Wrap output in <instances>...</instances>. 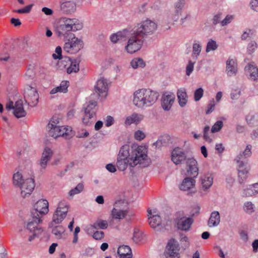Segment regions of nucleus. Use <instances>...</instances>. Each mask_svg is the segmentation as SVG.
Wrapping results in <instances>:
<instances>
[{
  "instance_id": "obj_1",
  "label": "nucleus",
  "mask_w": 258,
  "mask_h": 258,
  "mask_svg": "<svg viewBox=\"0 0 258 258\" xmlns=\"http://www.w3.org/2000/svg\"><path fill=\"white\" fill-rule=\"evenodd\" d=\"M147 150L144 146L130 148L128 145L122 146L118 155L116 166L120 171L129 168L132 175L136 173L135 166L141 164L147 159Z\"/></svg>"
},
{
  "instance_id": "obj_2",
  "label": "nucleus",
  "mask_w": 258,
  "mask_h": 258,
  "mask_svg": "<svg viewBox=\"0 0 258 258\" xmlns=\"http://www.w3.org/2000/svg\"><path fill=\"white\" fill-rule=\"evenodd\" d=\"M158 93L149 89H142L135 91L134 93V104L141 108L151 106L157 101Z\"/></svg>"
},
{
  "instance_id": "obj_3",
  "label": "nucleus",
  "mask_w": 258,
  "mask_h": 258,
  "mask_svg": "<svg viewBox=\"0 0 258 258\" xmlns=\"http://www.w3.org/2000/svg\"><path fill=\"white\" fill-rule=\"evenodd\" d=\"M251 146L248 145L244 151L240 153L235 158V161L237 164L238 172V181L239 183H243L248 177V172L250 169L247 160L251 154Z\"/></svg>"
},
{
  "instance_id": "obj_4",
  "label": "nucleus",
  "mask_w": 258,
  "mask_h": 258,
  "mask_svg": "<svg viewBox=\"0 0 258 258\" xmlns=\"http://www.w3.org/2000/svg\"><path fill=\"white\" fill-rule=\"evenodd\" d=\"M13 180L14 185L20 188L21 195L24 198L30 196L34 189L35 183L32 177L24 179L21 173L17 172L13 175Z\"/></svg>"
},
{
  "instance_id": "obj_5",
  "label": "nucleus",
  "mask_w": 258,
  "mask_h": 258,
  "mask_svg": "<svg viewBox=\"0 0 258 258\" xmlns=\"http://www.w3.org/2000/svg\"><path fill=\"white\" fill-rule=\"evenodd\" d=\"M13 180L14 185L20 188L21 195L24 198L30 196L34 189L35 183L32 177L24 179L21 173L17 172L13 175Z\"/></svg>"
},
{
  "instance_id": "obj_6",
  "label": "nucleus",
  "mask_w": 258,
  "mask_h": 258,
  "mask_svg": "<svg viewBox=\"0 0 258 258\" xmlns=\"http://www.w3.org/2000/svg\"><path fill=\"white\" fill-rule=\"evenodd\" d=\"M157 29L156 24L153 21L147 20L134 27L132 30L144 40L154 33Z\"/></svg>"
},
{
  "instance_id": "obj_7",
  "label": "nucleus",
  "mask_w": 258,
  "mask_h": 258,
  "mask_svg": "<svg viewBox=\"0 0 258 258\" xmlns=\"http://www.w3.org/2000/svg\"><path fill=\"white\" fill-rule=\"evenodd\" d=\"M128 41L125 46L126 51L130 54H133L139 50L143 45L144 40L133 30L128 31L127 36Z\"/></svg>"
},
{
  "instance_id": "obj_8",
  "label": "nucleus",
  "mask_w": 258,
  "mask_h": 258,
  "mask_svg": "<svg viewBox=\"0 0 258 258\" xmlns=\"http://www.w3.org/2000/svg\"><path fill=\"white\" fill-rule=\"evenodd\" d=\"M50 136L56 138L67 135L69 129L59 124L58 118L52 117L47 126Z\"/></svg>"
},
{
  "instance_id": "obj_9",
  "label": "nucleus",
  "mask_w": 258,
  "mask_h": 258,
  "mask_svg": "<svg viewBox=\"0 0 258 258\" xmlns=\"http://www.w3.org/2000/svg\"><path fill=\"white\" fill-rule=\"evenodd\" d=\"M97 103L95 101H89L87 102V106L85 107L84 115L82 121L86 125L92 124L96 119V113L97 110Z\"/></svg>"
},
{
  "instance_id": "obj_10",
  "label": "nucleus",
  "mask_w": 258,
  "mask_h": 258,
  "mask_svg": "<svg viewBox=\"0 0 258 258\" xmlns=\"http://www.w3.org/2000/svg\"><path fill=\"white\" fill-rule=\"evenodd\" d=\"M62 23L59 25V29L61 31L59 32V35H63L64 33L69 31H76L80 30L82 28L81 24H79L78 20L76 19H69L66 17L62 18L60 19Z\"/></svg>"
},
{
  "instance_id": "obj_11",
  "label": "nucleus",
  "mask_w": 258,
  "mask_h": 258,
  "mask_svg": "<svg viewBox=\"0 0 258 258\" xmlns=\"http://www.w3.org/2000/svg\"><path fill=\"white\" fill-rule=\"evenodd\" d=\"M83 47V42L81 39L72 35L68 39L65 40L63 50L68 53L75 54Z\"/></svg>"
},
{
  "instance_id": "obj_12",
  "label": "nucleus",
  "mask_w": 258,
  "mask_h": 258,
  "mask_svg": "<svg viewBox=\"0 0 258 258\" xmlns=\"http://www.w3.org/2000/svg\"><path fill=\"white\" fill-rule=\"evenodd\" d=\"M48 202L47 200L41 199L38 201L33 206L31 211L32 215H36L42 218L48 212Z\"/></svg>"
},
{
  "instance_id": "obj_13",
  "label": "nucleus",
  "mask_w": 258,
  "mask_h": 258,
  "mask_svg": "<svg viewBox=\"0 0 258 258\" xmlns=\"http://www.w3.org/2000/svg\"><path fill=\"white\" fill-rule=\"evenodd\" d=\"M25 100L29 105L35 106L38 101V94L36 89L30 85H27L25 90Z\"/></svg>"
},
{
  "instance_id": "obj_14",
  "label": "nucleus",
  "mask_w": 258,
  "mask_h": 258,
  "mask_svg": "<svg viewBox=\"0 0 258 258\" xmlns=\"http://www.w3.org/2000/svg\"><path fill=\"white\" fill-rule=\"evenodd\" d=\"M193 222L192 218L185 216L177 217L174 219L175 225L177 229L185 232L189 230Z\"/></svg>"
},
{
  "instance_id": "obj_15",
  "label": "nucleus",
  "mask_w": 258,
  "mask_h": 258,
  "mask_svg": "<svg viewBox=\"0 0 258 258\" xmlns=\"http://www.w3.org/2000/svg\"><path fill=\"white\" fill-rule=\"evenodd\" d=\"M179 245L178 242L173 239L169 240L166 247L165 255L166 258L179 257Z\"/></svg>"
},
{
  "instance_id": "obj_16",
  "label": "nucleus",
  "mask_w": 258,
  "mask_h": 258,
  "mask_svg": "<svg viewBox=\"0 0 258 258\" xmlns=\"http://www.w3.org/2000/svg\"><path fill=\"white\" fill-rule=\"evenodd\" d=\"M185 153L183 150L179 147L174 148L171 155V161L175 164L179 165L187 161Z\"/></svg>"
},
{
  "instance_id": "obj_17",
  "label": "nucleus",
  "mask_w": 258,
  "mask_h": 258,
  "mask_svg": "<svg viewBox=\"0 0 258 258\" xmlns=\"http://www.w3.org/2000/svg\"><path fill=\"white\" fill-rule=\"evenodd\" d=\"M108 83L106 79L100 78L98 79L95 86V91L97 97H101L105 98L107 94Z\"/></svg>"
},
{
  "instance_id": "obj_18",
  "label": "nucleus",
  "mask_w": 258,
  "mask_h": 258,
  "mask_svg": "<svg viewBox=\"0 0 258 258\" xmlns=\"http://www.w3.org/2000/svg\"><path fill=\"white\" fill-rule=\"evenodd\" d=\"M42 221L41 217L36 215H32V214H30V217L26 225V229L30 232H36L37 229H42L38 226V224L41 223Z\"/></svg>"
},
{
  "instance_id": "obj_19",
  "label": "nucleus",
  "mask_w": 258,
  "mask_h": 258,
  "mask_svg": "<svg viewBox=\"0 0 258 258\" xmlns=\"http://www.w3.org/2000/svg\"><path fill=\"white\" fill-rule=\"evenodd\" d=\"M225 72L229 77L235 76L237 73V63L235 58L229 57L226 62Z\"/></svg>"
},
{
  "instance_id": "obj_20",
  "label": "nucleus",
  "mask_w": 258,
  "mask_h": 258,
  "mask_svg": "<svg viewBox=\"0 0 258 258\" xmlns=\"http://www.w3.org/2000/svg\"><path fill=\"white\" fill-rule=\"evenodd\" d=\"M77 0H64L60 5V9L64 14H69L74 13L76 9Z\"/></svg>"
},
{
  "instance_id": "obj_21",
  "label": "nucleus",
  "mask_w": 258,
  "mask_h": 258,
  "mask_svg": "<svg viewBox=\"0 0 258 258\" xmlns=\"http://www.w3.org/2000/svg\"><path fill=\"white\" fill-rule=\"evenodd\" d=\"M202 188L201 194L202 195L207 194L208 190L212 186L213 183V177L210 173H207L204 175L201 179Z\"/></svg>"
},
{
  "instance_id": "obj_22",
  "label": "nucleus",
  "mask_w": 258,
  "mask_h": 258,
  "mask_svg": "<svg viewBox=\"0 0 258 258\" xmlns=\"http://www.w3.org/2000/svg\"><path fill=\"white\" fill-rule=\"evenodd\" d=\"M245 74L248 79L258 81V68L252 63L247 64L244 68Z\"/></svg>"
},
{
  "instance_id": "obj_23",
  "label": "nucleus",
  "mask_w": 258,
  "mask_h": 258,
  "mask_svg": "<svg viewBox=\"0 0 258 258\" xmlns=\"http://www.w3.org/2000/svg\"><path fill=\"white\" fill-rule=\"evenodd\" d=\"M186 163L188 167L187 175L193 178L197 177L199 173L197 161L194 158H188Z\"/></svg>"
},
{
  "instance_id": "obj_24",
  "label": "nucleus",
  "mask_w": 258,
  "mask_h": 258,
  "mask_svg": "<svg viewBox=\"0 0 258 258\" xmlns=\"http://www.w3.org/2000/svg\"><path fill=\"white\" fill-rule=\"evenodd\" d=\"M175 96L172 93L163 94L161 99V106L164 110H169L174 102Z\"/></svg>"
},
{
  "instance_id": "obj_25",
  "label": "nucleus",
  "mask_w": 258,
  "mask_h": 258,
  "mask_svg": "<svg viewBox=\"0 0 258 258\" xmlns=\"http://www.w3.org/2000/svg\"><path fill=\"white\" fill-rule=\"evenodd\" d=\"M121 201L116 202L114 204V207L111 211V217L114 219L120 220L122 219L126 216L128 211L127 210H121L118 209V205L120 204Z\"/></svg>"
},
{
  "instance_id": "obj_26",
  "label": "nucleus",
  "mask_w": 258,
  "mask_h": 258,
  "mask_svg": "<svg viewBox=\"0 0 258 258\" xmlns=\"http://www.w3.org/2000/svg\"><path fill=\"white\" fill-rule=\"evenodd\" d=\"M52 155V151L50 148L46 147L42 154L39 163L42 169H45L48 162L51 159Z\"/></svg>"
},
{
  "instance_id": "obj_27",
  "label": "nucleus",
  "mask_w": 258,
  "mask_h": 258,
  "mask_svg": "<svg viewBox=\"0 0 258 258\" xmlns=\"http://www.w3.org/2000/svg\"><path fill=\"white\" fill-rule=\"evenodd\" d=\"M13 113L15 116L18 118L26 116V112L24 109L23 102L22 100H18L15 102Z\"/></svg>"
},
{
  "instance_id": "obj_28",
  "label": "nucleus",
  "mask_w": 258,
  "mask_h": 258,
  "mask_svg": "<svg viewBox=\"0 0 258 258\" xmlns=\"http://www.w3.org/2000/svg\"><path fill=\"white\" fill-rule=\"evenodd\" d=\"M195 178L190 177H186L180 184L179 188L183 191L189 190L195 186Z\"/></svg>"
},
{
  "instance_id": "obj_29",
  "label": "nucleus",
  "mask_w": 258,
  "mask_h": 258,
  "mask_svg": "<svg viewBox=\"0 0 258 258\" xmlns=\"http://www.w3.org/2000/svg\"><path fill=\"white\" fill-rule=\"evenodd\" d=\"M220 222L219 212L217 211L212 212L208 221V225L210 227L217 226Z\"/></svg>"
},
{
  "instance_id": "obj_30",
  "label": "nucleus",
  "mask_w": 258,
  "mask_h": 258,
  "mask_svg": "<svg viewBox=\"0 0 258 258\" xmlns=\"http://www.w3.org/2000/svg\"><path fill=\"white\" fill-rule=\"evenodd\" d=\"M119 258H132V252L131 247L127 245L120 246L117 250Z\"/></svg>"
},
{
  "instance_id": "obj_31",
  "label": "nucleus",
  "mask_w": 258,
  "mask_h": 258,
  "mask_svg": "<svg viewBox=\"0 0 258 258\" xmlns=\"http://www.w3.org/2000/svg\"><path fill=\"white\" fill-rule=\"evenodd\" d=\"M179 105L181 107H184L187 102V95L184 88H180L177 92Z\"/></svg>"
},
{
  "instance_id": "obj_32",
  "label": "nucleus",
  "mask_w": 258,
  "mask_h": 258,
  "mask_svg": "<svg viewBox=\"0 0 258 258\" xmlns=\"http://www.w3.org/2000/svg\"><path fill=\"white\" fill-rule=\"evenodd\" d=\"M71 61V64L69 67L67 68V72L68 74H71L72 73L78 72L79 69V63L80 62V58L79 57L77 58H69Z\"/></svg>"
},
{
  "instance_id": "obj_33",
  "label": "nucleus",
  "mask_w": 258,
  "mask_h": 258,
  "mask_svg": "<svg viewBox=\"0 0 258 258\" xmlns=\"http://www.w3.org/2000/svg\"><path fill=\"white\" fill-rule=\"evenodd\" d=\"M148 216H150L148 218V220L149 221V224L151 227L153 228H155L157 226H159L161 222V218L158 215H154L151 216L152 213L151 210H148Z\"/></svg>"
},
{
  "instance_id": "obj_34",
  "label": "nucleus",
  "mask_w": 258,
  "mask_h": 258,
  "mask_svg": "<svg viewBox=\"0 0 258 258\" xmlns=\"http://www.w3.org/2000/svg\"><path fill=\"white\" fill-rule=\"evenodd\" d=\"M128 30L124 29L122 31H118L116 33L112 34L110 36V39L114 43L118 41L122 40L127 36Z\"/></svg>"
},
{
  "instance_id": "obj_35",
  "label": "nucleus",
  "mask_w": 258,
  "mask_h": 258,
  "mask_svg": "<svg viewBox=\"0 0 258 258\" xmlns=\"http://www.w3.org/2000/svg\"><path fill=\"white\" fill-rule=\"evenodd\" d=\"M67 213L66 211H62L58 209H56L52 217V222L55 224L60 223L66 218Z\"/></svg>"
},
{
  "instance_id": "obj_36",
  "label": "nucleus",
  "mask_w": 258,
  "mask_h": 258,
  "mask_svg": "<svg viewBox=\"0 0 258 258\" xmlns=\"http://www.w3.org/2000/svg\"><path fill=\"white\" fill-rule=\"evenodd\" d=\"M202 51V45L199 41L196 40L192 44L191 56L193 60H197Z\"/></svg>"
},
{
  "instance_id": "obj_37",
  "label": "nucleus",
  "mask_w": 258,
  "mask_h": 258,
  "mask_svg": "<svg viewBox=\"0 0 258 258\" xmlns=\"http://www.w3.org/2000/svg\"><path fill=\"white\" fill-rule=\"evenodd\" d=\"M143 119V116L141 114L134 113L126 117L125 120L126 125H130L132 123L138 124Z\"/></svg>"
},
{
  "instance_id": "obj_38",
  "label": "nucleus",
  "mask_w": 258,
  "mask_h": 258,
  "mask_svg": "<svg viewBox=\"0 0 258 258\" xmlns=\"http://www.w3.org/2000/svg\"><path fill=\"white\" fill-rule=\"evenodd\" d=\"M68 82L62 81L59 86L53 88L50 92V94H55L56 93H66L69 86Z\"/></svg>"
},
{
  "instance_id": "obj_39",
  "label": "nucleus",
  "mask_w": 258,
  "mask_h": 258,
  "mask_svg": "<svg viewBox=\"0 0 258 258\" xmlns=\"http://www.w3.org/2000/svg\"><path fill=\"white\" fill-rule=\"evenodd\" d=\"M65 231V228L61 225H58L52 228V233L55 235L56 238L60 239Z\"/></svg>"
},
{
  "instance_id": "obj_40",
  "label": "nucleus",
  "mask_w": 258,
  "mask_h": 258,
  "mask_svg": "<svg viewBox=\"0 0 258 258\" xmlns=\"http://www.w3.org/2000/svg\"><path fill=\"white\" fill-rule=\"evenodd\" d=\"M84 188V185L82 183H78L75 187L72 188L70 190L69 195L70 197H73L74 196L81 193Z\"/></svg>"
},
{
  "instance_id": "obj_41",
  "label": "nucleus",
  "mask_w": 258,
  "mask_h": 258,
  "mask_svg": "<svg viewBox=\"0 0 258 258\" xmlns=\"http://www.w3.org/2000/svg\"><path fill=\"white\" fill-rule=\"evenodd\" d=\"M131 65L134 69H137L139 67L144 68L145 63L142 58H136L131 61Z\"/></svg>"
},
{
  "instance_id": "obj_42",
  "label": "nucleus",
  "mask_w": 258,
  "mask_h": 258,
  "mask_svg": "<svg viewBox=\"0 0 258 258\" xmlns=\"http://www.w3.org/2000/svg\"><path fill=\"white\" fill-rule=\"evenodd\" d=\"M144 233L140 231L138 229H135L133 236V240L135 243H138L143 240Z\"/></svg>"
},
{
  "instance_id": "obj_43",
  "label": "nucleus",
  "mask_w": 258,
  "mask_h": 258,
  "mask_svg": "<svg viewBox=\"0 0 258 258\" xmlns=\"http://www.w3.org/2000/svg\"><path fill=\"white\" fill-rule=\"evenodd\" d=\"M108 226L106 220H98L92 226L95 229H106Z\"/></svg>"
},
{
  "instance_id": "obj_44",
  "label": "nucleus",
  "mask_w": 258,
  "mask_h": 258,
  "mask_svg": "<svg viewBox=\"0 0 258 258\" xmlns=\"http://www.w3.org/2000/svg\"><path fill=\"white\" fill-rule=\"evenodd\" d=\"M255 206L251 202H246L243 205L244 211L248 214H251L254 211Z\"/></svg>"
},
{
  "instance_id": "obj_45",
  "label": "nucleus",
  "mask_w": 258,
  "mask_h": 258,
  "mask_svg": "<svg viewBox=\"0 0 258 258\" xmlns=\"http://www.w3.org/2000/svg\"><path fill=\"white\" fill-rule=\"evenodd\" d=\"M253 186L252 184L249 185L247 187L243 190L242 195L243 197H248L256 195L254 193V190L253 189Z\"/></svg>"
},
{
  "instance_id": "obj_46",
  "label": "nucleus",
  "mask_w": 258,
  "mask_h": 258,
  "mask_svg": "<svg viewBox=\"0 0 258 258\" xmlns=\"http://www.w3.org/2000/svg\"><path fill=\"white\" fill-rule=\"evenodd\" d=\"M217 48L218 45L216 42L213 39H210L207 43L206 51L207 52H209L215 50Z\"/></svg>"
},
{
  "instance_id": "obj_47",
  "label": "nucleus",
  "mask_w": 258,
  "mask_h": 258,
  "mask_svg": "<svg viewBox=\"0 0 258 258\" xmlns=\"http://www.w3.org/2000/svg\"><path fill=\"white\" fill-rule=\"evenodd\" d=\"M35 71L34 67L30 66L26 71L24 78L27 80H32L35 77Z\"/></svg>"
},
{
  "instance_id": "obj_48",
  "label": "nucleus",
  "mask_w": 258,
  "mask_h": 258,
  "mask_svg": "<svg viewBox=\"0 0 258 258\" xmlns=\"http://www.w3.org/2000/svg\"><path fill=\"white\" fill-rule=\"evenodd\" d=\"M196 60H189L188 61L186 67V75L188 76H190L191 73L193 72L194 65L196 63Z\"/></svg>"
},
{
  "instance_id": "obj_49",
  "label": "nucleus",
  "mask_w": 258,
  "mask_h": 258,
  "mask_svg": "<svg viewBox=\"0 0 258 258\" xmlns=\"http://www.w3.org/2000/svg\"><path fill=\"white\" fill-rule=\"evenodd\" d=\"M203 94L204 89L201 87L198 88L194 92V100L195 101H199L203 97Z\"/></svg>"
},
{
  "instance_id": "obj_50",
  "label": "nucleus",
  "mask_w": 258,
  "mask_h": 258,
  "mask_svg": "<svg viewBox=\"0 0 258 258\" xmlns=\"http://www.w3.org/2000/svg\"><path fill=\"white\" fill-rule=\"evenodd\" d=\"M69 204L66 201H62L58 204L57 209L66 211L67 213L68 212Z\"/></svg>"
},
{
  "instance_id": "obj_51",
  "label": "nucleus",
  "mask_w": 258,
  "mask_h": 258,
  "mask_svg": "<svg viewBox=\"0 0 258 258\" xmlns=\"http://www.w3.org/2000/svg\"><path fill=\"white\" fill-rule=\"evenodd\" d=\"M223 125V123L222 121L218 120L216 121L212 127L211 132L213 133H215L219 132L222 128Z\"/></svg>"
},
{
  "instance_id": "obj_52",
  "label": "nucleus",
  "mask_w": 258,
  "mask_h": 258,
  "mask_svg": "<svg viewBox=\"0 0 258 258\" xmlns=\"http://www.w3.org/2000/svg\"><path fill=\"white\" fill-rule=\"evenodd\" d=\"M257 47V43L254 41H251L248 43L247 45V50L248 53L249 54H252L254 52Z\"/></svg>"
},
{
  "instance_id": "obj_53",
  "label": "nucleus",
  "mask_w": 258,
  "mask_h": 258,
  "mask_svg": "<svg viewBox=\"0 0 258 258\" xmlns=\"http://www.w3.org/2000/svg\"><path fill=\"white\" fill-rule=\"evenodd\" d=\"M33 6V4H30L26 6L24 8L20 9L17 10H14V12L19 14H27L31 11Z\"/></svg>"
},
{
  "instance_id": "obj_54",
  "label": "nucleus",
  "mask_w": 258,
  "mask_h": 258,
  "mask_svg": "<svg viewBox=\"0 0 258 258\" xmlns=\"http://www.w3.org/2000/svg\"><path fill=\"white\" fill-rule=\"evenodd\" d=\"M234 19V16L231 15H227L225 18L221 21V26H225L230 24Z\"/></svg>"
},
{
  "instance_id": "obj_55",
  "label": "nucleus",
  "mask_w": 258,
  "mask_h": 258,
  "mask_svg": "<svg viewBox=\"0 0 258 258\" xmlns=\"http://www.w3.org/2000/svg\"><path fill=\"white\" fill-rule=\"evenodd\" d=\"M210 131V127L206 126L203 130V137L204 139L207 142H210L212 139L210 138L209 134Z\"/></svg>"
},
{
  "instance_id": "obj_56",
  "label": "nucleus",
  "mask_w": 258,
  "mask_h": 258,
  "mask_svg": "<svg viewBox=\"0 0 258 258\" xmlns=\"http://www.w3.org/2000/svg\"><path fill=\"white\" fill-rule=\"evenodd\" d=\"M222 18V13L219 12L215 14L212 19V23L214 25H216L219 23L221 24V19Z\"/></svg>"
},
{
  "instance_id": "obj_57",
  "label": "nucleus",
  "mask_w": 258,
  "mask_h": 258,
  "mask_svg": "<svg viewBox=\"0 0 258 258\" xmlns=\"http://www.w3.org/2000/svg\"><path fill=\"white\" fill-rule=\"evenodd\" d=\"M250 9L255 12H258V0H251L249 3Z\"/></svg>"
},
{
  "instance_id": "obj_58",
  "label": "nucleus",
  "mask_w": 258,
  "mask_h": 258,
  "mask_svg": "<svg viewBox=\"0 0 258 258\" xmlns=\"http://www.w3.org/2000/svg\"><path fill=\"white\" fill-rule=\"evenodd\" d=\"M56 54H52V57L54 59H60L62 58V55H61V52H62V49H61V47L60 46H57L55 48V50Z\"/></svg>"
},
{
  "instance_id": "obj_59",
  "label": "nucleus",
  "mask_w": 258,
  "mask_h": 258,
  "mask_svg": "<svg viewBox=\"0 0 258 258\" xmlns=\"http://www.w3.org/2000/svg\"><path fill=\"white\" fill-rule=\"evenodd\" d=\"M241 95V91L239 89L233 91L231 94V98L233 100H237Z\"/></svg>"
},
{
  "instance_id": "obj_60",
  "label": "nucleus",
  "mask_w": 258,
  "mask_h": 258,
  "mask_svg": "<svg viewBox=\"0 0 258 258\" xmlns=\"http://www.w3.org/2000/svg\"><path fill=\"white\" fill-rule=\"evenodd\" d=\"M145 137V134L140 130L136 131L135 133V138L138 141H141L143 140Z\"/></svg>"
},
{
  "instance_id": "obj_61",
  "label": "nucleus",
  "mask_w": 258,
  "mask_h": 258,
  "mask_svg": "<svg viewBox=\"0 0 258 258\" xmlns=\"http://www.w3.org/2000/svg\"><path fill=\"white\" fill-rule=\"evenodd\" d=\"M215 103L214 99L210 101V103L207 106V109L206 111L207 114H210L215 108Z\"/></svg>"
},
{
  "instance_id": "obj_62",
  "label": "nucleus",
  "mask_w": 258,
  "mask_h": 258,
  "mask_svg": "<svg viewBox=\"0 0 258 258\" xmlns=\"http://www.w3.org/2000/svg\"><path fill=\"white\" fill-rule=\"evenodd\" d=\"M104 236V233L103 231H96L93 235V237L96 240H100Z\"/></svg>"
},
{
  "instance_id": "obj_63",
  "label": "nucleus",
  "mask_w": 258,
  "mask_h": 258,
  "mask_svg": "<svg viewBox=\"0 0 258 258\" xmlns=\"http://www.w3.org/2000/svg\"><path fill=\"white\" fill-rule=\"evenodd\" d=\"M185 1L184 0H178L176 3L175 8L176 9V13H178V11L181 10L184 6Z\"/></svg>"
},
{
  "instance_id": "obj_64",
  "label": "nucleus",
  "mask_w": 258,
  "mask_h": 258,
  "mask_svg": "<svg viewBox=\"0 0 258 258\" xmlns=\"http://www.w3.org/2000/svg\"><path fill=\"white\" fill-rule=\"evenodd\" d=\"M43 230L42 229H37L36 230V232H32L33 234L30 236L28 238L29 241H32L34 239L35 237L40 234L43 232Z\"/></svg>"
}]
</instances>
